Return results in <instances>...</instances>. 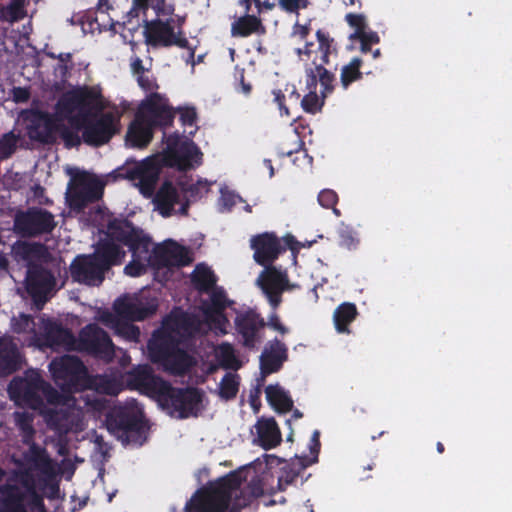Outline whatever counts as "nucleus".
Returning <instances> with one entry per match:
<instances>
[{"instance_id":"1","label":"nucleus","mask_w":512,"mask_h":512,"mask_svg":"<svg viewBox=\"0 0 512 512\" xmlns=\"http://www.w3.org/2000/svg\"><path fill=\"white\" fill-rule=\"evenodd\" d=\"M176 111L161 94L151 93L139 106L134 120L126 133V144L132 148H144L151 142L156 128L173 125Z\"/></svg>"},{"instance_id":"2","label":"nucleus","mask_w":512,"mask_h":512,"mask_svg":"<svg viewBox=\"0 0 512 512\" xmlns=\"http://www.w3.org/2000/svg\"><path fill=\"white\" fill-rule=\"evenodd\" d=\"M315 36L318 42L316 48L313 42H306L303 48H297L295 52L299 57L305 55L307 60H310V65L305 68L307 88L317 89V85L320 84L321 96L326 98L335 89V71L328 66L331 62L330 57L337 56L338 46L335 39L322 29H318Z\"/></svg>"},{"instance_id":"3","label":"nucleus","mask_w":512,"mask_h":512,"mask_svg":"<svg viewBox=\"0 0 512 512\" xmlns=\"http://www.w3.org/2000/svg\"><path fill=\"white\" fill-rule=\"evenodd\" d=\"M240 473L233 471L210 482L206 487L198 490L187 505L189 512H225L235 496V502L229 512H239L246 506L245 499L240 502L238 492L242 484Z\"/></svg>"},{"instance_id":"4","label":"nucleus","mask_w":512,"mask_h":512,"mask_svg":"<svg viewBox=\"0 0 512 512\" xmlns=\"http://www.w3.org/2000/svg\"><path fill=\"white\" fill-rule=\"evenodd\" d=\"M109 235L127 246L132 254V260L124 267V273L131 277L145 274L151 263L150 237L131 221L117 218L109 221Z\"/></svg>"},{"instance_id":"5","label":"nucleus","mask_w":512,"mask_h":512,"mask_svg":"<svg viewBox=\"0 0 512 512\" xmlns=\"http://www.w3.org/2000/svg\"><path fill=\"white\" fill-rule=\"evenodd\" d=\"M203 397V391L197 387L178 388L167 382L158 402L171 416L187 419L201 412Z\"/></svg>"},{"instance_id":"6","label":"nucleus","mask_w":512,"mask_h":512,"mask_svg":"<svg viewBox=\"0 0 512 512\" xmlns=\"http://www.w3.org/2000/svg\"><path fill=\"white\" fill-rule=\"evenodd\" d=\"M106 427L124 444L136 443L145 432L143 415L132 406L114 407L106 416Z\"/></svg>"},{"instance_id":"7","label":"nucleus","mask_w":512,"mask_h":512,"mask_svg":"<svg viewBox=\"0 0 512 512\" xmlns=\"http://www.w3.org/2000/svg\"><path fill=\"white\" fill-rule=\"evenodd\" d=\"M26 135L32 141L43 145L54 144L61 123L56 115L38 108L25 109L20 113Z\"/></svg>"},{"instance_id":"8","label":"nucleus","mask_w":512,"mask_h":512,"mask_svg":"<svg viewBox=\"0 0 512 512\" xmlns=\"http://www.w3.org/2000/svg\"><path fill=\"white\" fill-rule=\"evenodd\" d=\"M82 140L92 147L107 144L120 131V118L112 112L84 114L81 117Z\"/></svg>"},{"instance_id":"9","label":"nucleus","mask_w":512,"mask_h":512,"mask_svg":"<svg viewBox=\"0 0 512 512\" xmlns=\"http://www.w3.org/2000/svg\"><path fill=\"white\" fill-rule=\"evenodd\" d=\"M57 226L55 216L38 206L18 210L14 215L13 231L23 238H36L52 233Z\"/></svg>"},{"instance_id":"10","label":"nucleus","mask_w":512,"mask_h":512,"mask_svg":"<svg viewBox=\"0 0 512 512\" xmlns=\"http://www.w3.org/2000/svg\"><path fill=\"white\" fill-rule=\"evenodd\" d=\"M74 350L110 363L115 358L116 347L104 329L96 323H90L79 331Z\"/></svg>"},{"instance_id":"11","label":"nucleus","mask_w":512,"mask_h":512,"mask_svg":"<svg viewBox=\"0 0 512 512\" xmlns=\"http://www.w3.org/2000/svg\"><path fill=\"white\" fill-rule=\"evenodd\" d=\"M49 371L55 384L63 392L78 391L82 386L81 382L87 374L83 362L72 355H63L54 358L49 364Z\"/></svg>"},{"instance_id":"12","label":"nucleus","mask_w":512,"mask_h":512,"mask_svg":"<svg viewBox=\"0 0 512 512\" xmlns=\"http://www.w3.org/2000/svg\"><path fill=\"white\" fill-rule=\"evenodd\" d=\"M283 240L284 245L274 232H263L252 236L250 247L254 251V261L261 266L273 265L287 248L296 249L297 241L292 235H287Z\"/></svg>"},{"instance_id":"13","label":"nucleus","mask_w":512,"mask_h":512,"mask_svg":"<svg viewBox=\"0 0 512 512\" xmlns=\"http://www.w3.org/2000/svg\"><path fill=\"white\" fill-rule=\"evenodd\" d=\"M56 285L55 274L49 268L36 262L28 263L25 288L38 308L49 300Z\"/></svg>"},{"instance_id":"14","label":"nucleus","mask_w":512,"mask_h":512,"mask_svg":"<svg viewBox=\"0 0 512 512\" xmlns=\"http://www.w3.org/2000/svg\"><path fill=\"white\" fill-rule=\"evenodd\" d=\"M40 373L36 370H28L23 378H14L9 384V393L11 398L22 401L32 409H37L43 405V399L40 395L49 388Z\"/></svg>"},{"instance_id":"15","label":"nucleus","mask_w":512,"mask_h":512,"mask_svg":"<svg viewBox=\"0 0 512 512\" xmlns=\"http://www.w3.org/2000/svg\"><path fill=\"white\" fill-rule=\"evenodd\" d=\"M104 185L96 177L82 172L73 178V186L68 192V201L72 208L82 210L103 196Z\"/></svg>"},{"instance_id":"16","label":"nucleus","mask_w":512,"mask_h":512,"mask_svg":"<svg viewBox=\"0 0 512 512\" xmlns=\"http://www.w3.org/2000/svg\"><path fill=\"white\" fill-rule=\"evenodd\" d=\"M234 325L239 342L244 348L253 350L262 342L266 323L255 309L249 308L237 313Z\"/></svg>"},{"instance_id":"17","label":"nucleus","mask_w":512,"mask_h":512,"mask_svg":"<svg viewBox=\"0 0 512 512\" xmlns=\"http://www.w3.org/2000/svg\"><path fill=\"white\" fill-rule=\"evenodd\" d=\"M145 28L146 43L153 47L177 46L183 49L189 48V41L183 32L181 30L178 33L174 32L171 19L166 21L157 19L150 22L145 20Z\"/></svg>"},{"instance_id":"18","label":"nucleus","mask_w":512,"mask_h":512,"mask_svg":"<svg viewBox=\"0 0 512 512\" xmlns=\"http://www.w3.org/2000/svg\"><path fill=\"white\" fill-rule=\"evenodd\" d=\"M265 269L260 273L257 284L266 296L272 309L277 310L282 302V293L288 286V276L274 265L263 266Z\"/></svg>"},{"instance_id":"19","label":"nucleus","mask_w":512,"mask_h":512,"mask_svg":"<svg viewBox=\"0 0 512 512\" xmlns=\"http://www.w3.org/2000/svg\"><path fill=\"white\" fill-rule=\"evenodd\" d=\"M106 271L91 254L78 255L70 264V275L74 282L87 286H99Z\"/></svg>"},{"instance_id":"20","label":"nucleus","mask_w":512,"mask_h":512,"mask_svg":"<svg viewBox=\"0 0 512 512\" xmlns=\"http://www.w3.org/2000/svg\"><path fill=\"white\" fill-rule=\"evenodd\" d=\"M18 472L19 469L12 470L6 482L0 485V512H28L26 488L20 485Z\"/></svg>"},{"instance_id":"21","label":"nucleus","mask_w":512,"mask_h":512,"mask_svg":"<svg viewBox=\"0 0 512 512\" xmlns=\"http://www.w3.org/2000/svg\"><path fill=\"white\" fill-rule=\"evenodd\" d=\"M153 203L163 217H170L174 213L176 204H180L177 211L180 215H188L190 202L188 199L181 201V195L176 186L170 181H164L155 193Z\"/></svg>"},{"instance_id":"22","label":"nucleus","mask_w":512,"mask_h":512,"mask_svg":"<svg viewBox=\"0 0 512 512\" xmlns=\"http://www.w3.org/2000/svg\"><path fill=\"white\" fill-rule=\"evenodd\" d=\"M116 242L118 241L109 235L108 224L106 238L100 239L95 246L94 252L91 253L106 272L109 271L111 267L122 264L126 256V252Z\"/></svg>"},{"instance_id":"23","label":"nucleus","mask_w":512,"mask_h":512,"mask_svg":"<svg viewBox=\"0 0 512 512\" xmlns=\"http://www.w3.org/2000/svg\"><path fill=\"white\" fill-rule=\"evenodd\" d=\"M288 360V348L278 338L267 342L260 355V370L263 376L278 372Z\"/></svg>"},{"instance_id":"24","label":"nucleus","mask_w":512,"mask_h":512,"mask_svg":"<svg viewBox=\"0 0 512 512\" xmlns=\"http://www.w3.org/2000/svg\"><path fill=\"white\" fill-rule=\"evenodd\" d=\"M152 257L154 263L161 267H182L189 265L192 261L187 248L172 241L156 246L152 251Z\"/></svg>"},{"instance_id":"25","label":"nucleus","mask_w":512,"mask_h":512,"mask_svg":"<svg viewBox=\"0 0 512 512\" xmlns=\"http://www.w3.org/2000/svg\"><path fill=\"white\" fill-rule=\"evenodd\" d=\"M116 319L121 321H142L153 315L156 307L128 297L118 298L114 305Z\"/></svg>"},{"instance_id":"26","label":"nucleus","mask_w":512,"mask_h":512,"mask_svg":"<svg viewBox=\"0 0 512 512\" xmlns=\"http://www.w3.org/2000/svg\"><path fill=\"white\" fill-rule=\"evenodd\" d=\"M147 347L151 360L163 363L179 347V340L166 329L157 330L153 333Z\"/></svg>"},{"instance_id":"27","label":"nucleus","mask_w":512,"mask_h":512,"mask_svg":"<svg viewBox=\"0 0 512 512\" xmlns=\"http://www.w3.org/2000/svg\"><path fill=\"white\" fill-rule=\"evenodd\" d=\"M25 358L17 344L8 337H0V376L5 377L21 370Z\"/></svg>"},{"instance_id":"28","label":"nucleus","mask_w":512,"mask_h":512,"mask_svg":"<svg viewBox=\"0 0 512 512\" xmlns=\"http://www.w3.org/2000/svg\"><path fill=\"white\" fill-rule=\"evenodd\" d=\"M129 378L136 388L155 394L157 399L168 382L155 375L152 368L147 365L134 368L129 373Z\"/></svg>"},{"instance_id":"29","label":"nucleus","mask_w":512,"mask_h":512,"mask_svg":"<svg viewBox=\"0 0 512 512\" xmlns=\"http://www.w3.org/2000/svg\"><path fill=\"white\" fill-rule=\"evenodd\" d=\"M44 343L48 347H63L68 350L75 349L76 337L72 331L56 321L47 320L43 327Z\"/></svg>"},{"instance_id":"30","label":"nucleus","mask_w":512,"mask_h":512,"mask_svg":"<svg viewBox=\"0 0 512 512\" xmlns=\"http://www.w3.org/2000/svg\"><path fill=\"white\" fill-rule=\"evenodd\" d=\"M160 176V166L153 161H146L137 166L131 173L132 179L139 181L140 192L145 197H151Z\"/></svg>"},{"instance_id":"31","label":"nucleus","mask_w":512,"mask_h":512,"mask_svg":"<svg viewBox=\"0 0 512 512\" xmlns=\"http://www.w3.org/2000/svg\"><path fill=\"white\" fill-rule=\"evenodd\" d=\"M267 32L261 18L254 14L245 13L236 18L231 24L233 37L246 38L251 35L263 36Z\"/></svg>"},{"instance_id":"32","label":"nucleus","mask_w":512,"mask_h":512,"mask_svg":"<svg viewBox=\"0 0 512 512\" xmlns=\"http://www.w3.org/2000/svg\"><path fill=\"white\" fill-rule=\"evenodd\" d=\"M255 428L259 445L265 450H270L280 444L282 440L281 432L273 417L260 418Z\"/></svg>"},{"instance_id":"33","label":"nucleus","mask_w":512,"mask_h":512,"mask_svg":"<svg viewBox=\"0 0 512 512\" xmlns=\"http://www.w3.org/2000/svg\"><path fill=\"white\" fill-rule=\"evenodd\" d=\"M312 464L313 460H309L307 456H295L292 461L285 462L278 476V489L280 491L286 490L289 485L296 482L302 471Z\"/></svg>"},{"instance_id":"34","label":"nucleus","mask_w":512,"mask_h":512,"mask_svg":"<svg viewBox=\"0 0 512 512\" xmlns=\"http://www.w3.org/2000/svg\"><path fill=\"white\" fill-rule=\"evenodd\" d=\"M29 448L23 453L24 460L31 464L36 470L42 473H49L52 471V460L46 448L38 445L34 439L32 442L23 443Z\"/></svg>"},{"instance_id":"35","label":"nucleus","mask_w":512,"mask_h":512,"mask_svg":"<svg viewBox=\"0 0 512 512\" xmlns=\"http://www.w3.org/2000/svg\"><path fill=\"white\" fill-rule=\"evenodd\" d=\"M20 485L26 488V507L32 505L36 508H44L42 496L37 492L36 478L30 468H19L16 473Z\"/></svg>"},{"instance_id":"36","label":"nucleus","mask_w":512,"mask_h":512,"mask_svg":"<svg viewBox=\"0 0 512 512\" xmlns=\"http://www.w3.org/2000/svg\"><path fill=\"white\" fill-rule=\"evenodd\" d=\"M266 399L269 405L280 414L293 410V400L289 393L280 385H268L265 388Z\"/></svg>"},{"instance_id":"37","label":"nucleus","mask_w":512,"mask_h":512,"mask_svg":"<svg viewBox=\"0 0 512 512\" xmlns=\"http://www.w3.org/2000/svg\"><path fill=\"white\" fill-rule=\"evenodd\" d=\"M217 276L206 264H197L191 274V282L199 293H209L217 287Z\"/></svg>"},{"instance_id":"38","label":"nucleus","mask_w":512,"mask_h":512,"mask_svg":"<svg viewBox=\"0 0 512 512\" xmlns=\"http://www.w3.org/2000/svg\"><path fill=\"white\" fill-rule=\"evenodd\" d=\"M358 315L357 307L354 303L344 302L340 304L333 313L335 328L339 333H349V325Z\"/></svg>"},{"instance_id":"39","label":"nucleus","mask_w":512,"mask_h":512,"mask_svg":"<svg viewBox=\"0 0 512 512\" xmlns=\"http://www.w3.org/2000/svg\"><path fill=\"white\" fill-rule=\"evenodd\" d=\"M201 155L200 149L193 141H184L170 160L179 169L187 170L192 167V162Z\"/></svg>"},{"instance_id":"40","label":"nucleus","mask_w":512,"mask_h":512,"mask_svg":"<svg viewBox=\"0 0 512 512\" xmlns=\"http://www.w3.org/2000/svg\"><path fill=\"white\" fill-rule=\"evenodd\" d=\"M81 105L82 116L89 114L91 110L102 109V94L99 90L94 87L84 86L76 89Z\"/></svg>"},{"instance_id":"41","label":"nucleus","mask_w":512,"mask_h":512,"mask_svg":"<svg viewBox=\"0 0 512 512\" xmlns=\"http://www.w3.org/2000/svg\"><path fill=\"white\" fill-rule=\"evenodd\" d=\"M362 66V58L353 57L348 63L341 67L340 84L344 90H347L353 83L363 79V73L361 71Z\"/></svg>"},{"instance_id":"42","label":"nucleus","mask_w":512,"mask_h":512,"mask_svg":"<svg viewBox=\"0 0 512 512\" xmlns=\"http://www.w3.org/2000/svg\"><path fill=\"white\" fill-rule=\"evenodd\" d=\"M210 300L203 302V314H221L232 304L227 298L226 292L222 287H215L210 292Z\"/></svg>"},{"instance_id":"43","label":"nucleus","mask_w":512,"mask_h":512,"mask_svg":"<svg viewBox=\"0 0 512 512\" xmlns=\"http://www.w3.org/2000/svg\"><path fill=\"white\" fill-rule=\"evenodd\" d=\"M13 418L20 432L22 443L32 442L36 434V430L33 426L34 414L27 411H15Z\"/></svg>"},{"instance_id":"44","label":"nucleus","mask_w":512,"mask_h":512,"mask_svg":"<svg viewBox=\"0 0 512 512\" xmlns=\"http://www.w3.org/2000/svg\"><path fill=\"white\" fill-rule=\"evenodd\" d=\"M102 319L105 323L111 324L112 327L115 328L116 333L125 339L134 342L139 340L140 329L134 324L130 323L131 321H121L116 319V317L111 313L105 314Z\"/></svg>"},{"instance_id":"45","label":"nucleus","mask_w":512,"mask_h":512,"mask_svg":"<svg viewBox=\"0 0 512 512\" xmlns=\"http://www.w3.org/2000/svg\"><path fill=\"white\" fill-rule=\"evenodd\" d=\"M162 364L174 374L182 375L191 368L193 359L185 350L178 347Z\"/></svg>"},{"instance_id":"46","label":"nucleus","mask_w":512,"mask_h":512,"mask_svg":"<svg viewBox=\"0 0 512 512\" xmlns=\"http://www.w3.org/2000/svg\"><path fill=\"white\" fill-rule=\"evenodd\" d=\"M111 8L108 0L98 1L96 11L94 12L95 16L91 20V23L97 25L98 30L102 31L114 28V22L108 15V10Z\"/></svg>"},{"instance_id":"47","label":"nucleus","mask_w":512,"mask_h":512,"mask_svg":"<svg viewBox=\"0 0 512 512\" xmlns=\"http://www.w3.org/2000/svg\"><path fill=\"white\" fill-rule=\"evenodd\" d=\"M338 244L347 250H354L359 245V238L356 231L348 224L341 222L338 230Z\"/></svg>"},{"instance_id":"48","label":"nucleus","mask_w":512,"mask_h":512,"mask_svg":"<svg viewBox=\"0 0 512 512\" xmlns=\"http://www.w3.org/2000/svg\"><path fill=\"white\" fill-rule=\"evenodd\" d=\"M238 375L226 373L219 384V396L224 400L234 399L239 390Z\"/></svg>"},{"instance_id":"49","label":"nucleus","mask_w":512,"mask_h":512,"mask_svg":"<svg viewBox=\"0 0 512 512\" xmlns=\"http://www.w3.org/2000/svg\"><path fill=\"white\" fill-rule=\"evenodd\" d=\"M47 252L44 244L39 242H19L15 246L16 255L20 256L24 260H28L31 257H41Z\"/></svg>"},{"instance_id":"50","label":"nucleus","mask_w":512,"mask_h":512,"mask_svg":"<svg viewBox=\"0 0 512 512\" xmlns=\"http://www.w3.org/2000/svg\"><path fill=\"white\" fill-rule=\"evenodd\" d=\"M20 135H16L13 131L7 132L0 138V160L9 159L16 151Z\"/></svg>"},{"instance_id":"51","label":"nucleus","mask_w":512,"mask_h":512,"mask_svg":"<svg viewBox=\"0 0 512 512\" xmlns=\"http://www.w3.org/2000/svg\"><path fill=\"white\" fill-rule=\"evenodd\" d=\"M304 145V142L297 133H290L280 143L278 153L281 156H291L293 153L299 152Z\"/></svg>"},{"instance_id":"52","label":"nucleus","mask_w":512,"mask_h":512,"mask_svg":"<svg viewBox=\"0 0 512 512\" xmlns=\"http://www.w3.org/2000/svg\"><path fill=\"white\" fill-rule=\"evenodd\" d=\"M349 40L359 41L361 52L368 53L371 51L372 45L380 42V37L375 31H365L363 33L353 32L349 35Z\"/></svg>"},{"instance_id":"53","label":"nucleus","mask_w":512,"mask_h":512,"mask_svg":"<svg viewBox=\"0 0 512 512\" xmlns=\"http://www.w3.org/2000/svg\"><path fill=\"white\" fill-rule=\"evenodd\" d=\"M218 359L226 369L239 368L235 350L230 343H222L218 346Z\"/></svg>"},{"instance_id":"54","label":"nucleus","mask_w":512,"mask_h":512,"mask_svg":"<svg viewBox=\"0 0 512 512\" xmlns=\"http://www.w3.org/2000/svg\"><path fill=\"white\" fill-rule=\"evenodd\" d=\"M309 92L302 98L301 107L306 113L315 114L324 105V99L317 94V89L307 88Z\"/></svg>"},{"instance_id":"55","label":"nucleus","mask_w":512,"mask_h":512,"mask_svg":"<svg viewBox=\"0 0 512 512\" xmlns=\"http://www.w3.org/2000/svg\"><path fill=\"white\" fill-rule=\"evenodd\" d=\"M57 107L60 111L67 114H71L77 109L81 112V105L79 103L76 89L65 93L58 100Z\"/></svg>"},{"instance_id":"56","label":"nucleus","mask_w":512,"mask_h":512,"mask_svg":"<svg viewBox=\"0 0 512 512\" xmlns=\"http://www.w3.org/2000/svg\"><path fill=\"white\" fill-rule=\"evenodd\" d=\"M24 5L25 0H10V3L1 9L3 17L11 22L22 19L25 16Z\"/></svg>"},{"instance_id":"57","label":"nucleus","mask_w":512,"mask_h":512,"mask_svg":"<svg viewBox=\"0 0 512 512\" xmlns=\"http://www.w3.org/2000/svg\"><path fill=\"white\" fill-rule=\"evenodd\" d=\"M12 328L15 333H34L36 324L33 316L21 313L18 318H13Z\"/></svg>"},{"instance_id":"58","label":"nucleus","mask_w":512,"mask_h":512,"mask_svg":"<svg viewBox=\"0 0 512 512\" xmlns=\"http://www.w3.org/2000/svg\"><path fill=\"white\" fill-rule=\"evenodd\" d=\"M204 317L211 328L217 333H220L221 335L227 334L229 320L225 315V312H221V314H204Z\"/></svg>"},{"instance_id":"59","label":"nucleus","mask_w":512,"mask_h":512,"mask_svg":"<svg viewBox=\"0 0 512 512\" xmlns=\"http://www.w3.org/2000/svg\"><path fill=\"white\" fill-rule=\"evenodd\" d=\"M278 5L283 11L298 15L301 9L308 7L309 0H278Z\"/></svg>"},{"instance_id":"60","label":"nucleus","mask_w":512,"mask_h":512,"mask_svg":"<svg viewBox=\"0 0 512 512\" xmlns=\"http://www.w3.org/2000/svg\"><path fill=\"white\" fill-rule=\"evenodd\" d=\"M163 137L165 138L166 144V155L169 159L175 155V153L181 148V144L184 141H181V137L178 133H173L166 136V133H163Z\"/></svg>"},{"instance_id":"61","label":"nucleus","mask_w":512,"mask_h":512,"mask_svg":"<svg viewBox=\"0 0 512 512\" xmlns=\"http://www.w3.org/2000/svg\"><path fill=\"white\" fill-rule=\"evenodd\" d=\"M318 202L323 208L330 209L337 204L338 195L334 190L323 189L318 194Z\"/></svg>"},{"instance_id":"62","label":"nucleus","mask_w":512,"mask_h":512,"mask_svg":"<svg viewBox=\"0 0 512 512\" xmlns=\"http://www.w3.org/2000/svg\"><path fill=\"white\" fill-rule=\"evenodd\" d=\"M265 323L267 327L279 332L282 335H285L289 332V328L282 323L280 316L274 309L268 316V319L265 321Z\"/></svg>"},{"instance_id":"63","label":"nucleus","mask_w":512,"mask_h":512,"mask_svg":"<svg viewBox=\"0 0 512 512\" xmlns=\"http://www.w3.org/2000/svg\"><path fill=\"white\" fill-rule=\"evenodd\" d=\"M346 22L355 29L354 32L363 33L366 31V20L362 14L348 13L345 16Z\"/></svg>"},{"instance_id":"64","label":"nucleus","mask_w":512,"mask_h":512,"mask_svg":"<svg viewBox=\"0 0 512 512\" xmlns=\"http://www.w3.org/2000/svg\"><path fill=\"white\" fill-rule=\"evenodd\" d=\"M61 138L67 148L78 147L81 144L82 136L80 137L76 131L69 128H64L61 132Z\"/></svg>"}]
</instances>
